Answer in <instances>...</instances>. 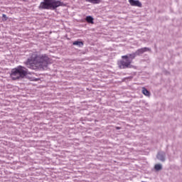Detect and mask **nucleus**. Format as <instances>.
Instances as JSON below:
<instances>
[{"instance_id":"f257e3e1","label":"nucleus","mask_w":182,"mask_h":182,"mask_svg":"<svg viewBox=\"0 0 182 182\" xmlns=\"http://www.w3.org/2000/svg\"><path fill=\"white\" fill-rule=\"evenodd\" d=\"M50 63V59L46 54L41 55L38 51H35L31 54L29 58L25 63V65L29 69H45L48 68V65Z\"/></svg>"},{"instance_id":"f03ea898","label":"nucleus","mask_w":182,"mask_h":182,"mask_svg":"<svg viewBox=\"0 0 182 182\" xmlns=\"http://www.w3.org/2000/svg\"><path fill=\"white\" fill-rule=\"evenodd\" d=\"M59 6H66L63 2L59 0H43L38 6L39 9H50L55 11Z\"/></svg>"},{"instance_id":"7ed1b4c3","label":"nucleus","mask_w":182,"mask_h":182,"mask_svg":"<svg viewBox=\"0 0 182 182\" xmlns=\"http://www.w3.org/2000/svg\"><path fill=\"white\" fill-rule=\"evenodd\" d=\"M27 75L28 69L20 65L11 70L10 77L12 80H19V79H23Z\"/></svg>"},{"instance_id":"20e7f679","label":"nucleus","mask_w":182,"mask_h":182,"mask_svg":"<svg viewBox=\"0 0 182 182\" xmlns=\"http://www.w3.org/2000/svg\"><path fill=\"white\" fill-rule=\"evenodd\" d=\"M130 54L128 55H122L121 60L118 61V66L119 69H126L127 68H132L133 65H132V59L129 56ZM131 59V60H130Z\"/></svg>"},{"instance_id":"39448f33","label":"nucleus","mask_w":182,"mask_h":182,"mask_svg":"<svg viewBox=\"0 0 182 182\" xmlns=\"http://www.w3.org/2000/svg\"><path fill=\"white\" fill-rule=\"evenodd\" d=\"M151 49L149 48H139L138 49L136 53H134L132 54H129V58L133 60L136 58V55L139 56L140 55H142V53H144V52H149L150 51Z\"/></svg>"},{"instance_id":"423d86ee","label":"nucleus","mask_w":182,"mask_h":182,"mask_svg":"<svg viewBox=\"0 0 182 182\" xmlns=\"http://www.w3.org/2000/svg\"><path fill=\"white\" fill-rule=\"evenodd\" d=\"M129 3L130 4L131 6H137L138 8H141L143 4L139 0H129Z\"/></svg>"},{"instance_id":"0eeeda50","label":"nucleus","mask_w":182,"mask_h":182,"mask_svg":"<svg viewBox=\"0 0 182 182\" xmlns=\"http://www.w3.org/2000/svg\"><path fill=\"white\" fill-rule=\"evenodd\" d=\"M141 92L144 95V96H146V97H150L151 93L149 92V90H147V89H146V87H142Z\"/></svg>"},{"instance_id":"6e6552de","label":"nucleus","mask_w":182,"mask_h":182,"mask_svg":"<svg viewBox=\"0 0 182 182\" xmlns=\"http://www.w3.org/2000/svg\"><path fill=\"white\" fill-rule=\"evenodd\" d=\"M85 21L88 23H93V17L88 16L86 17Z\"/></svg>"},{"instance_id":"1a4fd4ad","label":"nucleus","mask_w":182,"mask_h":182,"mask_svg":"<svg viewBox=\"0 0 182 182\" xmlns=\"http://www.w3.org/2000/svg\"><path fill=\"white\" fill-rule=\"evenodd\" d=\"M86 2H90V4H100L102 0H85Z\"/></svg>"},{"instance_id":"9d476101","label":"nucleus","mask_w":182,"mask_h":182,"mask_svg":"<svg viewBox=\"0 0 182 182\" xmlns=\"http://www.w3.org/2000/svg\"><path fill=\"white\" fill-rule=\"evenodd\" d=\"M157 159H159V160H161V161H164V156L161 153L157 154Z\"/></svg>"},{"instance_id":"9b49d317","label":"nucleus","mask_w":182,"mask_h":182,"mask_svg":"<svg viewBox=\"0 0 182 182\" xmlns=\"http://www.w3.org/2000/svg\"><path fill=\"white\" fill-rule=\"evenodd\" d=\"M154 168H155V170H156V171L161 170V168H162L161 164H156L154 166Z\"/></svg>"},{"instance_id":"f8f14e48","label":"nucleus","mask_w":182,"mask_h":182,"mask_svg":"<svg viewBox=\"0 0 182 182\" xmlns=\"http://www.w3.org/2000/svg\"><path fill=\"white\" fill-rule=\"evenodd\" d=\"M73 45H74V46H76V45H78L79 46H83V42H82V41H74L73 43Z\"/></svg>"},{"instance_id":"ddd939ff","label":"nucleus","mask_w":182,"mask_h":182,"mask_svg":"<svg viewBox=\"0 0 182 182\" xmlns=\"http://www.w3.org/2000/svg\"><path fill=\"white\" fill-rule=\"evenodd\" d=\"M2 16L4 18V21H8V17H6L5 14H3Z\"/></svg>"},{"instance_id":"4468645a","label":"nucleus","mask_w":182,"mask_h":182,"mask_svg":"<svg viewBox=\"0 0 182 182\" xmlns=\"http://www.w3.org/2000/svg\"><path fill=\"white\" fill-rule=\"evenodd\" d=\"M117 130H120V127H117Z\"/></svg>"},{"instance_id":"2eb2a0df","label":"nucleus","mask_w":182,"mask_h":182,"mask_svg":"<svg viewBox=\"0 0 182 182\" xmlns=\"http://www.w3.org/2000/svg\"><path fill=\"white\" fill-rule=\"evenodd\" d=\"M25 2H26V1H28V0H23Z\"/></svg>"}]
</instances>
